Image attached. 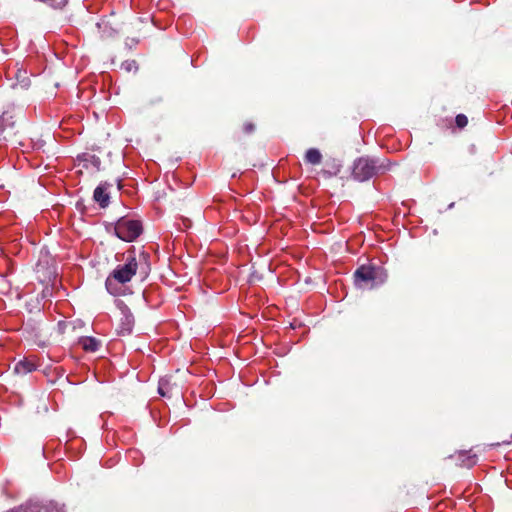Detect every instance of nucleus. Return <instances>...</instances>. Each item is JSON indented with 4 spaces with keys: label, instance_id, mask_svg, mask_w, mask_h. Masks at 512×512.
I'll return each instance as SVG.
<instances>
[{
    "label": "nucleus",
    "instance_id": "obj_1",
    "mask_svg": "<svg viewBox=\"0 0 512 512\" xmlns=\"http://www.w3.org/2000/svg\"><path fill=\"white\" fill-rule=\"evenodd\" d=\"M149 259V254L144 251H141L138 256L135 255L134 250L129 251L125 264L118 265L107 277L105 286L108 292L112 295L118 294L115 282L125 284L137 273L145 279L151 270Z\"/></svg>",
    "mask_w": 512,
    "mask_h": 512
},
{
    "label": "nucleus",
    "instance_id": "obj_2",
    "mask_svg": "<svg viewBox=\"0 0 512 512\" xmlns=\"http://www.w3.org/2000/svg\"><path fill=\"white\" fill-rule=\"evenodd\" d=\"M387 279V270L375 264L361 265L354 272V284L362 290L375 289L383 285Z\"/></svg>",
    "mask_w": 512,
    "mask_h": 512
},
{
    "label": "nucleus",
    "instance_id": "obj_3",
    "mask_svg": "<svg viewBox=\"0 0 512 512\" xmlns=\"http://www.w3.org/2000/svg\"><path fill=\"white\" fill-rule=\"evenodd\" d=\"M23 112L21 109L11 107L5 110L0 116V141L10 140L14 138L18 132V121L23 119Z\"/></svg>",
    "mask_w": 512,
    "mask_h": 512
},
{
    "label": "nucleus",
    "instance_id": "obj_4",
    "mask_svg": "<svg viewBox=\"0 0 512 512\" xmlns=\"http://www.w3.org/2000/svg\"><path fill=\"white\" fill-rule=\"evenodd\" d=\"M114 231L116 236L121 240L132 242L142 233V224L138 220L122 217L116 222Z\"/></svg>",
    "mask_w": 512,
    "mask_h": 512
},
{
    "label": "nucleus",
    "instance_id": "obj_5",
    "mask_svg": "<svg viewBox=\"0 0 512 512\" xmlns=\"http://www.w3.org/2000/svg\"><path fill=\"white\" fill-rule=\"evenodd\" d=\"M381 167L382 165L378 166L374 159L360 157L354 162L352 175L360 182L367 181L372 178Z\"/></svg>",
    "mask_w": 512,
    "mask_h": 512
},
{
    "label": "nucleus",
    "instance_id": "obj_6",
    "mask_svg": "<svg viewBox=\"0 0 512 512\" xmlns=\"http://www.w3.org/2000/svg\"><path fill=\"white\" fill-rule=\"evenodd\" d=\"M158 392L162 397L183 398L182 386L174 376H165L160 379Z\"/></svg>",
    "mask_w": 512,
    "mask_h": 512
},
{
    "label": "nucleus",
    "instance_id": "obj_7",
    "mask_svg": "<svg viewBox=\"0 0 512 512\" xmlns=\"http://www.w3.org/2000/svg\"><path fill=\"white\" fill-rule=\"evenodd\" d=\"M112 186L111 183L101 182L94 190L93 199L101 208H106L110 203V196L107 190Z\"/></svg>",
    "mask_w": 512,
    "mask_h": 512
},
{
    "label": "nucleus",
    "instance_id": "obj_8",
    "mask_svg": "<svg viewBox=\"0 0 512 512\" xmlns=\"http://www.w3.org/2000/svg\"><path fill=\"white\" fill-rule=\"evenodd\" d=\"M122 317L117 328L120 335H128L132 332L134 326V317L127 307L121 310Z\"/></svg>",
    "mask_w": 512,
    "mask_h": 512
},
{
    "label": "nucleus",
    "instance_id": "obj_9",
    "mask_svg": "<svg viewBox=\"0 0 512 512\" xmlns=\"http://www.w3.org/2000/svg\"><path fill=\"white\" fill-rule=\"evenodd\" d=\"M37 367L38 365L35 363L34 360L30 358H24L14 365L13 372L18 376H24L28 373L35 371Z\"/></svg>",
    "mask_w": 512,
    "mask_h": 512
},
{
    "label": "nucleus",
    "instance_id": "obj_10",
    "mask_svg": "<svg viewBox=\"0 0 512 512\" xmlns=\"http://www.w3.org/2000/svg\"><path fill=\"white\" fill-rule=\"evenodd\" d=\"M79 344L87 352H95L99 348V341L93 337H82L79 340Z\"/></svg>",
    "mask_w": 512,
    "mask_h": 512
},
{
    "label": "nucleus",
    "instance_id": "obj_11",
    "mask_svg": "<svg viewBox=\"0 0 512 512\" xmlns=\"http://www.w3.org/2000/svg\"><path fill=\"white\" fill-rule=\"evenodd\" d=\"M305 161L312 165H318L322 161V154L316 148H309L304 157Z\"/></svg>",
    "mask_w": 512,
    "mask_h": 512
},
{
    "label": "nucleus",
    "instance_id": "obj_12",
    "mask_svg": "<svg viewBox=\"0 0 512 512\" xmlns=\"http://www.w3.org/2000/svg\"><path fill=\"white\" fill-rule=\"evenodd\" d=\"M456 126L460 129H463L468 124V118L464 114H458L455 118Z\"/></svg>",
    "mask_w": 512,
    "mask_h": 512
},
{
    "label": "nucleus",
    "instance_id": "obj_13",
    "mask_svg": "<svg viewBox=\"0 0 512 512\" xmlns=\"http://www.w3.org/2000/svg\"><path fill=\"white\" fill-rule=\"evenodd\" d=\"M340 168H341L340 165H334L333 166V171L322 170V174L325 177H327V178H331V177L337 175L340 172Z\"/></svg>",
    "mask_w": 512,
    "mask_h": 512
},
{
    "label": "nucleus",
    "instance_id": "obj_14",
    "mask_svg": "<svg viewBox=\"0 0 512 512\" xmlns=\"http://www.w3.org/2000/svg\"><path fill=\"white\" fill-rule=\"evenodd\" d=\"M255 129V125L253 123H245L243 125V132L246 134L252 133Z\"/></svg>",
    "mask_w": 512,
    "mask_h": 512
},
{
    "label": "nucleus",
    "instance_id": "obj_15",
    "mask_svg": "<svg viewBox=\"0 0 512 512\" xmlns=\"http://www.w3.org/2000/svg\"><path fill=\"white\" fill-rule=\"evenodd\" d=\"M161 101H162L161 97H155L154 99L150 100V104L154 105V104L160 103Z\"/></svg>",
    "mask_w": 512,
    "mask_h": 512
},
{
    "label": "nucleus",
    "instance_id": "obj_16",
    "mask_svg": "<svg viewBox=\"0 0 512 512\" xmlns=\"http://www.w3.org/2000/svg\"><path fill=\"white\" fill-rule=\"evenodd\" d=\"M37 512H59V511H57V510H50V509H48L46 507H42Z\"/></svg>",
    "mask_w": 512,
    "mask_h": 512
},
{
    "label": "nucleus",
    "instance_id": "obj_17",
    "mask_svg": "<svg viewBox=\"0 0 512 512\" xmlns=\"http://www.w3.org/2000/svg\"><path fill=\"white\" fill-rule=\"evenodd\" d=\"M117 185H118V189L120 190V189L122 188L121 180H118V181H117Z\"/></svg>",
    "mask_w": 512,
    "mask_h": 512
},
{
    "label": "nucleus",
    "instance_id": "obj_18",
    "mask_svg": "<svg viewBox=\"0 0 512 512\" xmlns=\"http://www.w3.org/2000/svg\"><path fill=\"white\" fill-rule=\"evenodd\" d=\"M475 458H476V456H473V457H472V460H471V464H472V465L476 463V459H475Z\"/></svg>",
    "mask_w": 512,
    "mask_h": 512
},
{
    "label": "nucleus",
    "instance_id": "obj_19",
    "mask_svg": "<svg viewBox=\"0 0 512 512\" xmlns=\"http://www.w3.org/2000/svg\"><path fill=\"white\" fill-rule=\"evenodd\" d=\"M502 443L506 444V445H509L511 443V441L503 440Z\"/></svg>",
    "mask_w": 512,
    "mask_h": 512
},
{
    "label": "nucleus",
    "instance_id": "obj_20",
    "mask_svg": "<svg viewBox=\"0 0 512 512\" xmlns=\"http://www.w3.org/2000/svg\"><path fill=\"white\" fill-rule=\"evenodd\" d=\"M498 445H499V443H491L489 446L494 447V446H498Z\"/></svg>",
    "mask_w": 512,
    "mask_h": 512
},
{
    "label": "nucleus",
    "instance_id": "obj_21",
    "mask_svg": "<svg viewBox=\"0 0 512 512\" xmlns=\"http://www.w3.org/2000/svg\"><path fill=\"white\" fill-rule=\"evenodd\" d=\"M511 437H512V434H511Z\"/></svg>",
    "mask_w": 512,
    "mask_h": 512
}]
</instances>
